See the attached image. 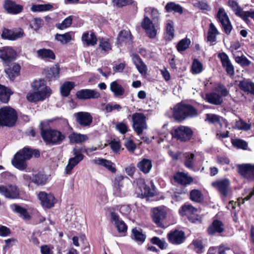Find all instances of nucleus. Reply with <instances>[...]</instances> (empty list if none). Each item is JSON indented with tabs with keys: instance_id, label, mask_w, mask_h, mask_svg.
<instances>
[{
	"instance_id": "1",
	"label": "nucleus",
	"mask_w": 254,
	"mask_h": 254,
	"mask_svg": "<svg viewBox=\"0 0 254 254\" xmlns=\"http://www.w3.org/2000/svg\"><path fill=\"white\" fill-rule=\"evenodd\" d=\"M32 157V150L29 148L24 147L15 154L11 160V163L16 169L22 171L27 167L26 160Z\"/></svg>"
},
{
	"instance_id": "2",
	"label": "nucleus",
	"mask_w": 254,
	"mask_h": 254,
	"mask_svg": "<svg viewBox=\"0 0 254 254\" xmlns=\"http://www.w3.org/2000/svg\"><path fill=\"white\" fill-rule=\"evenodd\" d=\"M44 122H41V135L43 140L48 144L52 145L60 144L65 138V135L57 130H43Z\"/></svg>"
},
{
	"instance_id": "3",
	"label": "nucleus",
	"mask_w": 254,
	"mask_h": 254,
	"mask_svg": "<svg viewBox=\"0 0 254 254\" xmlns=\"http://www.w3.org/2000/svg\"><path fill=\"white\" fill-rule=\"evenodd\" d=\"M15 111L10 107H4L0 109V126L12 127L17 120Z\"/></svg>"
},
{
	"instance_id": "4",
	"label": "nucleus",
	"mask_w": 254,
	"mask_h": 254,
	"mask_svg": "<svg viewBox=\"0 0 254 254\" xmlns=\"http://www.w3.org/2000/svg\"><path fill=\"white\" fill-rule=\"evenodd\" d=\"M132 126L134 131L140 135L147 128L146 117L142 113H135L132 115Z\"/></svg>"
},
{
	"instance_id": "5",
	"label": "nucleus",
	"mask_w": 254,
	"mask_h": 254,
	"mask_svg": "<svg viewBox=\"0 0 254 254\" xmlns=\"http://www.w3.org/2000/svg\"><path fill=\"white\" fill-rule=\"evenodd\" d=\"M72 152L74 157L69 158L67 165L65 168L64 172L67 175L70 174L73 168L84 158V155L82 153L80 148L74 147Z\"/></svg>"
},
{
	"instance_id": "6",
	"label": "nucleus",
	"mask_w": 254,
	"mask_h": 254,
	"mask_svg": "<svg viewBox=\"0 0 254 254\" xmlns=\"http://www.w3.org/2000/svg\"><path fill=\"white\" fill-rule=\"evenodd\" d=\"M140 25L149 38L154 39L156 37L158 23H155L150 18L146 17L142 20Z\"/></svg>"
},
{
	"instance_id": "7",
	"label": "nucleus",
	"mask_w": 254,
	"mask_h": 254,
	"mask_svg": "<svg viewBox=\"0 0 254 254\" xmlns=\"http://www.w3.org/2000/svg\"><path fill=\"white\" fill-rule=\"evenodd\" d=\"M38 198L42 206L46 209L53 207L57 202V199L53 193L44 191L39 192Z\"/></svg>"
},
{
	"instance_id": "8",
	"label": "nucleus",
	"mask_w": 254,
	"mask_h": 254,
	"mask_svg": "<svg viewBox=\"0 0 254 254\" xmlns=\"http://www.w3.org/2000/svg\"><path fill=\"white\" fill-rule=\"evenodd\" d=\"M172 135L182 141H187L191 138L192 131L188 127L181 126L172 131Z\"/></svg>"
},
{
	"instance_id": "9",
	"label": "nucleus",
	"mask_w": 254,
	"mask_h": 254,
	"mask_svg": "<svg viewBox=\"0 0 254 254\" xmlns=\"http://www.w3.org/2000/svg\"><path fill=\"white\" fill-rule=\"evenodd\" d=\"M217 18L221 23L225 33L227 35L230 34L232 29V26L227 14L223 8L219 9L217 14Z\"/></svg>"
},
{
	"instance_id": "10",
	"label": "nucleus",
	"mask_w": 254,
	"mask_h": 254,
	"mask_svg": "<svg viewBox=\"0 0 254 254\" xmlns=\"http://www.w3.org/2000/svg\"><path fill=\"white\" fill-rule=\"evenodd\" d=\"M0 193L5 197L11 199L19 198V190L15 185H9L8 186H0Z\"/></svg>"
},
{
	"instance_id": "11",
	"label": "nucleus",
	"mask_w": 254,
	"mask_h": 254,
	"mask_svg": "<svg viewBox=\"0 0 254 254\" xmlns=\"http://www.w3.org/2000/svg\"><path fill=\"white\" fill-rule=\"evenodd\" d=\"M76 96L80 100L95 99L100 98L101 94L96 90L83 89L77 91Z\"/></svg>"
},
{
	"instance_id": "12",
	"label": "nucleus",
	"mask_w": 254,
	"mask_h": 254,
	"mask_svg": "<svg viewBox=\"0 0 254 254\" xmlns=\"http://www.w3.org/2000/svg\"><path fill=\"white\" fill-rule=\"evenodd\" d=\"M16 57V52L11 47H4L0 48V58L5 64L14 60Z\"/></svg>"
},
{
	"instance_id": "13",
	"label": "nucleus",
	"mask_w": 254,
	"mask_h": 254,
	"mask_svg": "<svg viewBox=\"0 0 254 254\" xmlns=\"http://www.w3.org/2000/svg\"><path fill=\"white\" fill-rule=\"evenodd\" d=\"M230 185V182L227 179L218 180L212 183V186L224 197L228 194Z\"/></svg>"
},
{
	"instance_id": "14",
	"label": "nucleus",
	"mask_w": 254,
	"mask_h": 254,
	"mask_svg": "<svg viewBox=\"0 0 254 254\" xmlns=\"http://www.w3.org/2000/svg\"><path fill=\"white\" fill-rule=\"evenodd\" d=\"M31 87L34 91L43 92L44 95L49 97L52 90L50 87L46 86V81L43 79L35 80L31 83Z\"/></svg>"
},
{
	"instance_id": "15",
	"label": "nucleus",
	"mask_w": 254,
	"mask_h": 254,
	"mask_svg": "<svg viewBox=\"0 0 254 254\" xmlns=\"http://www.w3.org/2000/svg\"><path fill=\"white\" fill-rule=\"evenodd\" d=\"M137 188L136 189V192L138 195L144 197L152 196L153 193L150 188L147 186L143 179L140 178L136 180Z\"/></svg>"
},
{
	"instance_id": "16",
	"label": "nucleus",
	"mask_w": 254,
	"mask_h": 254,
	"mask_svg": "<svg viewBox=\"0 0 254 254\" xmlns=\"http://www.w3.org/2000/svg\"><path fill=\"white\" fill-rule=\"evenodd\" d=\"M166 212L164 209L154 208L152 218L154 222L159 227L164 228L163 220L166 218Z\"/></svg>"
},
{
	"instance_id": "17",
	"label": "nucleus",
	"mask_w": 254,
	"mask_h": 254,
	"mask_svg": "<svg viewBox=\"0 0 254 254\" xmlns=\"http://www.w3.org/2000/svg\"><path fill=\"white\" fill-rule=\"evenodd\" d=\"M77 123L83 127L89 126L92 123L93 118L88 112H80L75 115Z\"/></svg>"
},
{
	"instance_id": "18",
	"label": "nucleus",
	"mask_w": 254,
	"mask_h": 254,
	"mask_svg": "<svg viewBox=\"0 0 254 254\" xmlns=\"http://www.w3.org/2000/svg\"><path fill=\"white\" fill-rule=\"evenodd\" d=\"M167 237L169 242L174 245L181 244L185 239L184 232L179 230L171 232L168 234Z\"/></svg>"
},
{
	"instance_id": "19",
	"label": "nucleus",
	"mask_w": 254,
	"mask_h": 254,
	"mask_svg": "<svg viewBox=\"0 0 254 254\" xmlns=\"http://www.w3.org/2000/svg\"><path fill=\"white\" fill-rule=\"evenodd\" d=\"M3 7L8 13L12 14H17L23 10L22 5L17 4L15 2L10 0H5Z\"/></svg>"
},
{
	"instance_id": "20",
	"label": "nucleus",
	"mask_w": 254,
	"mask_h": 254,
	"mask_svg": "<svg viewBox=\"0 0 254 254\" xmlns=\"http://www.w3.org/2000/svg\"><path fill=\"white\" fill-rule=\"evenodd\" d=\"M111 219L113 223L116 226L119 233H125L127 231V226L125 223L120 219L119 216L114 212L111 213Z\"/></svg>"
},
{
	"instance_id": "21",
	"label": "nucleus",
	"mask_w": 254,
	"mask_h": 254,
	"mask_svg": "<svg viewBox=\"0 0 254 254\" xmlns=\"http://www.w3.org/2000/svg\"><path fill=\"white\" fill-rule=\"evenodd\" d=\"M171 110L173 112V116L176 120L183 121L185 119V104H178Z\"/></svg>"
},
{
	"instance_id": "22",
	"label": "nucleus",
	"mask_w": 254,
	"mask_h": 254,
	"mask_svg": "<svg viewBox=\"0 0 254 254\" xmlns=\"http://www.w3.org/2000/svg\"><path fill=\"white\" fill-rule=\"evenodd\" d=\"M160 13L155 8L147 7L144 9V18L147 17L155 23H158L160 18Z\"/></svg>"
},
{
	"instance_id": "23",
	"label": "nucleus",
	"mask_w": 254,
	"mask_h": 254,
	"mask_svg": "<svg viewBox=\"0 0 254 254\" xmlns=\"http://www.w3.org/2000/svg\"><path fill=\"white\" fill-rule=\"evenodd\" d=\"M83 43L86 46H93L97 44V39L93 32H84L81 37Z\"/></svg>"
},
{
	"instance_id": "24",
	"label": "nucleus",
	"mask_w": 254,
	"mask_h": 254,
	"mask_svg": "<svg viewBox=\"0 0 254 254\" xmlns=\"http://www.w3.org/2000/svg\"><path fill=\"white\" fill-rule=\"evenodd\" d=\"M110 89L116 97H122L125 93V89L117 80L110 83Z\"/></svg>"
},
{
	"instance_id": "25",
	"label": "nucleus",
	"mask_w": 254,
	"mask_h": 254,
	"mask_svg": "<svg viewBox=\"0 0 254 254\" xmlns=\"http://www.w3.org/2000/svg\"><path fill=\"white\" fill-rule=\"evenodd\" d=\"M224 227L223 223L219 220H215L207 229L209 235H213L216 233H220L224 231Z\"/></svg>"
},
{
	"instance_id": "26",
	"label": "nucleus",
	"mask_w": 254,
	"mask_h": 254,
	"mask_svg": "<svg viewBox=\"0 0 254 254\" xmlns=\"http://www.w3.org/2000/svg\"><path fill=\"white\" fill-rule=\"evenodd\" d=\"M48 97L44 95L43 92H39L36 91H29L27 95V100L30 102H37L44 100Z\"/></svg>"
},
{
	"instance_id": "27",
	"label": "nucleus",
	"mask_w": 254,
	"mask_h": 254,
	"mask_svg": "<svg viewBox=\"0 0 254 254\" xmlns=\"http://www.w3.org/2000/svg\"><path fill=\"white\" fill-rule=\"evenodd\" d=\"M205 100L209 103L215 105H220L223 103L221 96L215 92L206 94Z\"/></svg>"
},
{
	"instance_id": "28",
	"label": "nucleus",
	"mask_w": 254,
	"mask_h": 254,
	"mask_svg": "<svg viewBox=\"0 0 254 254\" xmlns=\"http://www.w3.org/2000/svg\"><path fill=\"white\" fill-rule=\"evenodd\" d=\"M71 143L81 144L88 140L89 137L86 134L72 132L68 136Z\"/></svg>"
},
{
	"instance_id": "29",
	"label": "nucleus",
	"mask_w": 254,
	"mask_h": 254,
	"mask_svg": "<svg viewBox=\"0 0 254 254\" xmlns=\"http://www.w3.org/2000/svg\"><path fill=\"white\" fill-rule=\"evenodd\" d=\"M237 167L239 173L244 177H247L251 174H254V165H238Z\"/></svg>"
},
{
	"instance_id": "30",
	"label": "nucleus",
	"mask_w": 254,
	"mask_h": 254,
	"mask_svg": "<svg viewBox=\"0 0 254 254\" xmlns=\"http://www.w3.org/2000/svg\"><path fill=\"white\" fill-rule=\"evenodd\" d=\"M174 179L179 184L183 185H187L190 184L191 182H192V178L188 176L187 174L184 173L179 172L177 173L174 176Z\"/></svg>"
},
{
	"instance_id": "31",
	"label": "nucleus",
	"mask_w": 254,
	"mask_h": 254,
	"mask_svg": "<svg viewBox=\"0 0 254 254\" xmlns=\"http://www.w3.org/2000/svg\"><path fill=\"white\" fill-rule=\"evenodd\" d=\"M137 167L143 173H148L152 167V161L150 159H143L138 162Z\"/></svg>"
},
{
	"instance_id": "32",
	"label": "nucleus",
	"mask_w": 254,
	"mask_h": 254,
	"mask_svg": "<svg viewBox=\"0 0 254 254\" xmlns=\"http://www.w3.org/2000/svg\"><path fill=\"white\" fill-rule=\"evenodd\" d=\"M92 162L95 164L104 166L112 172H115L116 171V168L114 166V164L108 160L97 158L93 159Z\"/></svg>"
},
{
	"instance_id": "33",
	"label": "nucleus",
	"mask_w": 254,
	"mask_h": 254,
	"mask_svg": "<svg viewBox=\"0 0 254 254\" xmlns=\"http://www.w3.org/2000/svg\"><path fill=\"white\" fill-rule=\"evenodd\" d=\"M132 37L129 30H124L121 31L118 37V44L129 43L131 42Z\"/></svg>"
},
{
	"instance_id": "34",
	"label": "nucleus",
	"mask_w": 254,
	"mask_h": 254,
	"mask_svg": "<svg viewBox=\"0 0 254 254\" xmlns=\"http://www.w3.org/2000/svg\"><path fill=\"white\" fill-rule=\"evenodd\" d=\"M219 34V32L215 25L211 23L207 33V41L210 43L215 42L216 41V36Z\"/></svg>"
},
{
	"instance_id": "35",
	"label": "nucleus",
	"mask_w": 254,
	"mask_h": 254,
	"mask_svg": "<svg viewBox=\"0 0 254 254\" xmlns=\"http://www.w3.org/2000/svg\"><path fill=\"white\" fill-rule=\"evenodd\" d=\"M132 60L138 71L141 74H145L147 67L139 57L137 55H134L132 56Z\"/></svg>"
},
{
	"instance_id": "36",
	"label": "nucleus",
	"mask_w": 254,
	"mask_h": 254,
	"mask_svg": "<svg viewBox=\"0 0 254 254\" xmlns=\"http://www.w3.org/2000/svg\"><path fill=\"white\" fill-rule=\"evenodd\" d=\"M12 92L6 87L0 84V101L4 103H7Z\"/></svg>"
},
{
	"instance_id": "37",
	"label": "nucleus",
	"mask_w": 254,
	"mask_h": 254,
	"mask_svg": "<svg viewBox=\"0 0 254 254\" xmlns=\"http://www.w3.org/2000/svg\"><path fill=\"white\" fill-rule=\"evenodd\" d=\"M239 86L244 92L254 95V83L248 80H243L240 82Z\"/></svg>"
},
{
	"instance_id": "38",
	"label": "nucleus",
	"mask_w": 254,
	"mask_h": 254,
	"mask_svg": "<svg viewBox=\"0 0 254 254\" xmlns=\"http://www.w3.org/2000/svg\"><path fill=\"white\" fill-rule=\"evenodd\" d=\"M38 57L41 59H55V55L52 50L47 49H41L37 50Z\"/></svg>"
},
{
	"instance_id": "39",
	"label": "nucleus",
	"mask_w": 254,
	"mask_h": 254,
	"mask_svg": "<svg viewBox=\"0 0 254 254\" xmlns=\"http://www.w3.org/2000/svg\"><path fill=\"white\" fill-rule=\"evenodd\" d=\"M10 208L14 212L20 214V216L24 219H28L30 216L27 210L16 204H12L10 205Z\"/></svg>"
},
{
	"instance_id": "40",
	"label": "nucleus",
	"mask_w": 254,
	"mask_h": 254,
	"mask_svg": "<svg viewBox=\"0 0 254 254\" xmlns=\"http://www.w3.org/2000/svg\"><path fill=\"white\" fill-rule=\"evenodd\" d=\"M20 70V66L18 64H14L12 67L5 69L8 77L13 80L15 77L19 75Z\"/></svg>"
},
{
	"instance_id": "41",
	"label": "nucleus",
	"mask_w": 254,
	"mask_h": 254,
	"mask_svg": "<svg viewBox=\"0 0 254 254\" xmlns=\"http://www.w3.org/2000/svg\"><path fill=\"white\" fill-rule=\"evenodd\" d=\"M75 84L73 82L66 81L61 87V93L62 96L67 97L69 95L71 90L73 88Z\"/></svg>"
},
{
	"instance_id": "42",
	"label": "nucleus",
	"mask_w": 254,
	"mask_h": 254,
	"mask_svg": "<svg viewBox=\"0 0 254 254\" xmlns=\"http://www.w3.org/2000/svg\"><path fill=\"white\" fill-rule=\"evenodd\" d=\"M53 8L52 4L50 3L44 4H33L31 7V10L34 12L46 11L52 10Z\"/></svg>"
},
{
	"instance_id": "43",
	"label": "nucleus",
	"mask_w": 254,
	"mask_h": 254,
	"mask_svg": "<svg viewBox=\"0 0 254 254\" xmlns=\"http://www.w3.org/2000/svg\"><path fill=\"white\" fill-rule=\"evenodd\" d=\"M166 37L167 40H171L174 37V23L171 20L167 21L166 25Z\"/></svg>"
},
{
	"instance_id": "44",
	"label": "nucleus",
	"mask_w": 254,
	"mask_h": 254,
	"mask_svg": "<svg viewBox=\"0 0 254 254\" xmlns=\"http://www.w3.org/2000/svg\"><path fill=\"white\" fill-rule=\"evenodd\" d=\"M185 119L188 118H193L198 115V112L192 106L185 104Z\"/></svg>"
},
{
	"instance_id": "45",
	"label": "nucleus",
	"mask_w": 254,
	"mask_h": 254,
	"mask_svg": "<svg viewBox=\"0 0 254 254\" xmlns=\"http://www.w3.org/2000/svg\"><path fill=\"white\" fill-rule=\"evenodd\" d=\"M132 233L135 241L140 244L143 243L146 239V236L142 232L136 228L132 230Z\"/></svg>"
},
{
	"instance_id": "46",
	"label": "nucleus",
	"mask_w": 254,
	"mask_h": 254,
	"mask_svg": "<svg viewBox=\"0 0 254 254\" xmlns=\"http://www.w3.org/2000/svg\"><path fill=\"white\" fill-rule=\"evenodd\" d=\"M47 178L46 176L41 174L38 173L33 175L32 182L37 185H43L46 184Z\"/></svg>"
},
{
	"instance_id": "47",
	"label": "nucleus",
	"mask_w": 254,
	"mask_h": 254,
	"mask_svg": "<svg viewBox=\"0 0 254 254\" xmlns=\"http://www.w3.org/2000/svg\"><path fill=\"white\" fill-rule=\"evenodd\" d=\"M191 70L194 74L200 73L203 70L202 64L197 59H194L191 65Z\"/></svg>"
},
{
	"instance_id": "48",
	"label": "nucleus",
	"mask_w": 254,
	"mask_h": 254,
	"mask_svg": "<svg viewBox=\"0 0 254 254\" xmlns=\"http://www.w3.org/2000/svg\"><path fill=\"white\" fill-rule=\"evenodd\" d=\"M185 165L187 168L192 169L193 168V161L194 155L192 153H186L185 154Z\"/></svg>"
},
{
	"instance_id": "49",
	"label": "nucleus",
	"mask_w": 254,
	"mask_h": 254,
	"mask_svg": "<svg viewBox=\"0 0 254 254\" xmlns=\"http://www.w3.org/2000/svg\"><path fill=\"white\" fill-rule=\"evenodd\" d=\"M197 209L191 205H185L182 207V209L180 210L181 215H189L190 214H194L196 212Z\"/></svg>"
},
{
	"instance_id": "50",
	"label": "nucleus",
	"mask_w": 254,
	"mask_h": 254,
	"mask_svg": "<svg viewBox=\"0 0 254 254\" xmlns=\"http://www.w3.org/2000/svg\"><path fill=\"white\" fill-rule=\"evenodd\" d=\"M190 198L193 201L199 202L202 200L203 195L200 191L193 190L190 192Z\"/></svg>"
},
{
	"instance_id": "51",
	"label": "nucleus",
	"mask_w": 254,
	"mask_h": 254,
	"mask_svg": "<svg viewBox=\"0 0 254 254\" xmlns=\"http://www.w3.org/2000/svg\"><path fill=\"white\" fill-rule=\"evenodd\" d=\"M56 39L63 44H66L71 40L70 33H66L64 34H57L56 35Z\"/></svg>"
},
{
	"instance_id": "52",
	"label": "nucleus",
	"mask_w": 254,
	"mask_h": 254,
	"mask_svg": "<svg viewBox=\"0 0 254 254\" xmlns=\"http://www.w3.org/2000/svg\"><path fill=\"white\" fill-rule=\"evenodd\" d=\"M190 44V41L189 39L185 38L181 40L177 46V50L179 52L185 51Z\"/></svg>"
},
{
	"instance_id": "53",
	"label": "nucleus",
	"mask_w": 254,
	"mask_h": 254,
	"mask_svg": "<svg viewBox=\"0 0 254 254\" xmlns=\"http://www.w3.org/2000/svg\"><path fill=\"white\" fill-rule=\"evenodd\" d=\"M165 8L168 12L175 11L177 12H182V8L179 4H177L174 2H170L166 4Z\"/></svg>"
},
{
	"instance_id": "54",
	"label": "nucleus",
	"mask_w": 254,
	"mask_h": 254,
	"mask_svg": "<svg viewBox=\"0 0 254 254\" xmlns=\"http://www.w3.org/2000/svg\"><path fill=\"white\" fill-rule=\"evenodd\" d=\"M72 21V16H69L64 19L61 23H58L56 25L58 29L63 30L69 27Z\"/></svg>"
},
{
	"instance_id": "55",
	"label": "nucleus",
	"mask_w": 254,
	"mask_h": 254,
	"mask_svg": "<svg viewBox=\"0 0 254 254\" xmlns=\"http://www.w3.org/2000/svg\"><path fill=\"white\" fill-rule=\"evenodd\" d=\"M152 244L157 245L161 249H165L168 247V244L165 240H161L158 237H154L151 239Z\"/></svg>"
},
{
	"instance_id": "56",
	"label": "nucleus",
	"mask_w": 254,
	"mask_h": 254,
	"mask_svg": "<svg viewBox=\"0 0 254 254\" xmlns=\"http://www.w3.org/2000/svg\"><path fill=\"white\" fill-rule=\"evenodd\" d=\"M99 47L102 50L106 52H109L112 49V46L108 39H106L103 38L100 39Z\"/></svg>"
},
{
	"instance_id": "57",
	"label": "nucleus",
	"mask_w": 254,
	"mask_h": 254,
	"mask_svg": "<svg viewBox=\"0 0 254 254\" xmlns=\"http://www.w3.org/2000/svg\"><path fill=\"white\" fill-rule=\"evenodd\" d=\"M229 5L235 12V14L239 17L243 10V9L239 5V4L236 1L232 0L229 1Z\"/></svg>"
},
{
	"instance_id": "58",
	"label": "nucleus",
	"mask_w": 254,
	"mask_h": 254,
	"mask_svg": "<svg viewBox=\"0 0 254 254\" xmlns=\"http://www.w3.org/2000/svg\"><path fill=\"white\" fill-rule=\"evenodd\" d=\"M59 67L57 65H55L51 68L48 75V77L50 79L59 77Z\"/></svg>"
},
{
	"instance_id": "59",
	"label": "nucleus",
	"mask_w": 254,
	"mask_h": 254,
	"mask_svg": "<svg viewBox=\"0 0 254 254\" xmlns=\"http://www.w3.org/2000/svg\"><path fill=\"white\" fill-rule=\"evenodd\" d=\"M193 6L201 10L209 11L211 9L209 5L203 1H198L193 3Z\"/></svg>"
},
{
	"instance_id": "60",
	"label": "nucleus",
	"mask_w": 254,
	"mask_h": 254,
	"mask_svg": "<svg viewBox=\"0 0 254 254\" xmlns=\"http://www.w3.org/2000/svg\"><path fill=\"white\" fill-rule=\"evenodd\" d=\"M239 17L247 22L249 20V17L254 18V9H252L249 11H244L243 10Z\"/></svg>"
},
{
	"instance_id": "61",
	"label": "nucleus",
	"mask_w": 254,
	"mask_h": 254,
	"mask_svg": "<svg viewBox=\"0 0 254 254\" xmlns=\"http://www.w3.org/2000/svg\"><path fill=\"white\" fill-rule=\"evenodd\" d=\"M214 90L220 94V96L222 97H226L228 95L229 92L227 89L222 84L218 85L215 88Z\"/></svg>"
},
{
	"instance_id": "62",
	"label": "nucleus",
	"mask_w": 254,
	"mask_h": 254,
	"mask_svg": "<svg viewBox=\"0 0 254 254\" xmlns=\"http://www.w3.org/2000/svg\"><path fill=\"white\" fill-rule=\"evenodd\" d=\"M116 128L122 134H125L128 131V127L126 124L118 122L115 124Z\"/></svg>"
},
{
	"instance_id": "63",
	"label": "nucleus",
	"mask_w": 254,
	"mask_h": 254,
	"mask_svg": "<svg viewBox=\"0 0 254 254\" xmlns=\"http://www.w3.org/2000/svg\"><path fill=\"white\" fill-rule=\"evenodd\" d=\"M125 145L127 149L130 152L133 153L136 149V145L133 141L129 138L125 140Z\"/></svg>"
},
{
	"instance_id": "64",
	"label": "nucleus",
	"mask_w": 254,
	"mask_h": 254,
	"mask_svg": "<svg viewBox=\"0 0 254 254\" xmlns=\"http://www.w3.org/2000/svg\"><path fill=\"white\" fill-rule=\"evenodd\" d=\"M218 57L220 59L222 66L224 67L231 63L228 56L225 53H219Z\"/></svg>"
}]
</instances>
